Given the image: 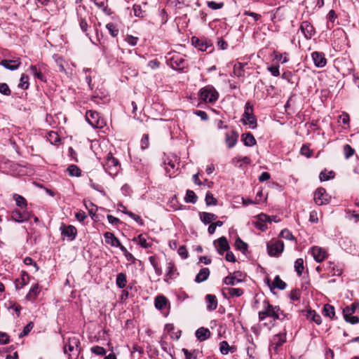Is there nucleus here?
<instances>
[{
  "mask_svg": "<svg viewBox=\"0 0 359 359\" xmlns=\"http://www.w3.org/2000/svg\"><path fill=\"white\" fill-rule=\"evenodd\" d=\"M80 340L76 337H69L63 346V352L68 354L69 359H77L80 353Z\"/></svg>",
  "mask_w": 359,
  "mask_h": 359,
  "instance_id": "obj_1",
  "label": "nucleus"
},
{
  "mask_svg": "<svg viewBox=\"0 0 359 359\" xmlns=\"http://www.w3.org/2000/svg\"><path fill=\"white\" fill-rule=\"evenodd\" d=\"M262 304L264 309L258 313L259 320H264L266 317L273 318L274 320L278 319V312L280 311V306H273L267 299H265Z\"/></svg>",
  "mask_w": 359,
  "mask_h": 359,
  "instance_id": "obj_2",
  "label": "nucleus"
},
{
  "mask_svg": "<svg viewBox=\"0 0 359 359\" xmlns=\"http://www.w3.org/2000/svg\"><path fill=\"white\" fill-rule=\"evenodd\" d=\"M198 96L205 102L214 103L219 98V93L212 86L208 85L198 90Z\"/></svg>",
  "mask_w": 359,
  "mask_h": 359,
  "instance_id": "obj_3",
  "label": "nucleus"
},
{
  "mask_svg": "<svg viewBox=\"0 0 359 359\" xmlns=\"http://www.w3.org/2000/svg\"><path fill=\"white\" fill-rule=\"evenodd\" d=\"M104 170L111 176H116L121 168L118 160L113 156L109 152L105 157V161L103 163Z\"/></svg>",
  "mask_w": 359,
  "mask_h": 359,
  "instance_id": "obj_4",
  "label": "nucleus"
},
{
  "mask_svg": "<svg viewBox=\"0 0 359 359\" xmlns=\"http://www.w3.org/2000/svg\"><path fill=\"white\" fill-rule=\"evenodd\" d=\"M86 121L94 128H103L106 122L98 112L93 110H88L86 114Z\"/></svg>",
  "mask_w": 359,
  "mask_h": 359,
  "instance_id": "obj_5",
  "label": "nucleus"
},
{
  "mask_svg": "<svg viewBox=\"0 0 359 359\" xmlns=\"http://www.w3.org/2000/svg\"><path fill=\"white\" fill-rule=\"evenodd\" d=\"M170 67L176 71H183L188 67V62L177 53H174L168 60Z\"/></svg>",
  "mask_w": 359,
  "mask_h": 359,
  "instance_id": "obj_6",
  "label": "nucleus"
},
{
  "mask_svg": "<svg viewBox=\"0 0 359 359\" xmlns=\"http://www.w3.org/2000/svg\"><path fill=\"white\" fill-rule=\"evenodd\" d=\"M284 243L280 240L267 243L266 249L270 257H278L284 250Z\"/></svg>",
  "mask_w": 359,
  "mask_h": 359,
  "instance_id": "obj_7",
  "label": "nucleus"
},
{
  "mask_svg": "<svg viewBox=\"0 0 359 359\" xmlns=\"http://www.w3.org/2000/svg\"><path fill=\"white\" fill-rule=\"evenodd\" d=\"M313 199L318 205H323L330 203L331 196L327 193L325 188L319 187L314 192Z\"/></svg>",
  "mask_w": 359,
  "mask_h": 359,
  "instance_id": "obj_8",
  "label": "nucleus"
},
{
  "mask_svg": "<svg viewBox=\"0 0 359 359\" xmlns=\"http://www.w3.org/2000/svg\"><path fill=\"white\" fill-rule=\"evenodd\" d=\"M191 41L192 46L203 52L206 51L208 48L212 47L211 40L205 37L198 38L194 36L191 37Z\"/></svg>",
  "mask_w": 359,
  "mask_h": 359,
  "instance_id": "obj_9",
  "label": "nucleus"
},
{
  "mask_svg": "<svg viewBox=\"0 0 359 359\" xmlns=\"http://www.w3.org/2000/svg\"><path fill=\"white\" fill-rule=\"evenodd\" d=\"M60 231L61 236L63 238H67L69 241H73L75 240L77 235L76 228L72 224L67 225L65 223H62L60 227Z\"/></svg>",
  "mask_w": 359,
  "mask_h": 359,
  "instance_id": "obj_10",
  "label": "nucleus"
},
{
  "mask_svg": "<svg viewBox=\"0 0 359 359\" xmlns=\"http://www.w3.org/2000/svg\"><path fill=\"white\" fill-rule=\"evenodd\" d=\"M29 70L33 76L41 81L44 83L47 81L46 76L43 74V72L46 71V65L45 64L41 63L37 65H31Z\"/></svg>",
  "mask_w": 359,
  "mask_h": 359,
  "instance_id": "obj_11",
  "label": "nucleus"
},
{
  "mask_svg": "<svg viewBox=\"0 0 359 359\" xmlns=\"http://www.w3.org/2000/svg\"><path fill=\"white\" fill-rule=\"evenodd\" d=\"M245 275L240 271H234L224 279V284L227 285H234L237 283H242L245 280Z\"/></svg>",
  "mask_w": 359,
  "mask_h": 359,
  "instance_id": "obj_12",
  "label": "nucleus"
},
{
  "mask_svg": "<svg viewBox=\"0 0 359 359\" xmlns=\"http://www.w3.org/2000/svg\"><path fill=\"white\" fill-rule=\"evenodd\" d=\"M254 217L257 219V221L252 222L254 226L262 232L266 231L268 229L266 223L267 219H269V215L262 212Z\"/></svg>",
  "mask_w": 359,
  "mask_h": 359,
  "instance_id": "obj_13",
  "label": "nucleus"
},
{
  "mask_svg": "<svg viewBox=\"0 0 359 359\" xmlns=\"http://www.w3.org/2000/svg\"><path fill=\"white\" fill-rule=\"evenodd\" d=\"M32 216V212L27 210L21 212L19 210L12 211L11 217L12 220L18 223H23L27 222Z\"/></svg>",
  "mask_w": 359,
  "mask_h": 359,
  "instance_id": "obj_14",
  "label": "nucleus"
},
{
  "mask_svg": "<svg viewBox=\"0 0 359 359\" xmlns=\"http://www.w3.org/2000/svg\"><path fill=\"white\" fill-rule=\"evenodd\" d=\"M213 244L217 249V252L222 255L224 252L229 250L230 245L225 236H222L217 240L214 241Z\"/></svg>",
  "mask_w": 359,
  "mask_h": 359,
  "instance_id": "obj_15",
  "label": "nucleus"
},
{
  "mask_svg": "<svg viewBox=\"0 0 359 359\" xmlns=\"http://www.w3.org/2000/svg\"><path fill=\"white\" fill-rule=\"evenodd\" d=\"M325 270L331 276H340L344 271V268L339 264L328 262L325 264Z\"/></svg>",
  "mask_w": 359,
  "mask_h": 359,
  "instance_id": "obj_16",
  "label": "nucleus"
},
{
  "mask_svg": "<svg viewBox=\"0 0 359 359\" xmlns=\"http://www.w3.org/2000/svg\"><path fill=\"white\" fill-rule=\"evenodd\" d=\"M241 121L244 126L249 125L251 129H255L257 127V119L254 114L243 113Z\"/></svg>",
  "mask_w": 359,
  "mask_h": 359,
  "instance_id": "obj_17",
  "label": "nucleus"
},
{
  "mask_svg": "<svg viewBox=\"0 0 359 359\" xmlns=\"http://www.w3.org/2000/svg\"><path fill=\"white\" fill-rule=\"evenodd\" d=\"M311 57L314 65L318 68H323L327 64L325 55L323 52L315 51L311 53Z\"/></svg>",
  "mask_w": 359,
  "mask_h": 359,
  "instance_id": "obj_18",
  "label": "nucleus"
},
{
  "mask_svg": "<svg viewBox=\"0 0 359 359\" xmlns=\"http://www.w3.org/2000/svg\"><path fill=\"white\" fill-rule=\"evenodd\" d=\"M299 29L304 34V37L307 39H311L316 34L313 26L309 21H303L301 23Z\"/></svg>",
  "mask_w": 359,
  "mask_h": 359,
  "instance_id": "obj_19",
  "label": "nucleus"
},
{
  "mask_svg": "<svg viewBox=\"0 0 359 359\" xmlns=\"http://www.w3.org/2000/svg\"><path fill=\"white\" fill-rule=\"evenodd\" d=\"M239 134L236 130H231L225 133V143L229 149H232L238 142Z\"/></svg>",
  "mask_w": 359,
  "mask_h": 359,
  "instance_id": "obj_20",
  "label": "nucleus"
},
{
  "mask_svg": "<svg viewBox=\"0 0 359 359\" xmlns=\"http://www.w3.org/2000/svg\"><path fill=\"white\" fill-rule=\"evenodd\" d=\"M266 283L271 289V290L276 288H278L280 290H283L287 287L286 283L281 280L278 275H276L275 276L273 282L272 283H271V281L269 278L266 279Z\"/></svg>",
  "mask_w": 359,
  "mask_h": 359,
  "instance_id": "obj_21",
  "label": "nucleus"
},
{
  "mask_svg": "<svg viewBox=\"0 0 359 359\" xmlns=\"http://www.w3.org/2000/svg\"><path fill=\"white\" fill-rule=\"evenodd\" d=\"M30 276L25 271H22L20 278H16L15 280V287L17 290L22 289L24 286L29 284Z\"/></svg>",
  "mask_w": 359,
  "mask_h": 359,
  "instance_id": "obj_22",
  "label": "nucleus"
},
{
  "mask_svg": "<svg viewBox=\"0 0 359 359\" xmlns=\"http://www.w3.org/2000/svg\"><path fill=\"white\" fill-rule=\"evenodd\" d=\"M104 238L105 239V243L113 247L119 248L122 245L119 239L111 232H105L104 233Z\"/></svg>",
  "mask_w": 359,
  "mask_h": 359,
  "instance_id": "obj_23",
  "label": "nucleus"
},
{
  "mask_svg": "<svg viewBox=\"0 0 359 359\" xmlns=\"http://www.w3.org/2000/svg\"><path fill=\"white\" fill-rule=\"evenodd\" d=\"M311 254L317 262H323L326 257V252L320 247L313 246L311 248Z\"/></svg>",
  "mask_w": 359,
  "mask_h": 359,
  "instance_id": "obj_24",
  "label": "nucleus"
},
{
  "mask_svg": "<svg viewBox=\"0 0 359 359\" xmlns=\"http://www.w3.org/2000/svg\"><path fill=\"white\" fill-rule=\"evenodd\" d=\"M0 65L8 70L15 71V70H17L20 67L21 62H20L19 60H3L1 61Z\"/></svg>",
  "mask_w": 359,
  "mask_h": 359,
  "instance_id": "obj_25",
  "label": "nucleus"
},
{
  "mask_svg": "<svg viewBox=\"0 0 359 359\" xmlns=\"http://www.w3.org/2000/svg\"><path fill=\"white\" fill-rule=\"evenodd\" d=\"M196 337L200 341H203L210 337V331L205 327H201L195 332Z\"/></svg>",
  "mask_w": 359,
  "mask_h": 359,
  "instance_id": "obj_26",
  "label": "nucleus"
},
{
  "mask_svg": "<svg viewBox=\"0 0 359 359\" xmlns=\"http://www.w3.org/2000/svg\"><path fill=\"white\" fill-rule=\"evenodd\" d=\"M241 141L245 147H252L257 144V141L251 133H245L241 135Z\"/></svg>",
  "mask_w": 359,
  "mask_h": 359,
  "instance_id": "obj_27",
  "label": "nucleus"
},
{
  "mask_svg": "<svg viewBox=\"0 0 359 359\" xmlns=\"http://www.w3.org/2000/svg\"><path fill=\"white\" fill-rule=\"evenodd\" d=\"M41 292L39 285L38 283L34 284L29 289V292L27 294L25 299L28 301H34L36 299L38 295Z\"/></svg>",
  "mask_w": 359,
  "mask_h": 359,
  "instance_id": "obj_28",
  "label": "nucleus"
},
{
  "mask_svg": "<svg viewBox=\"0 0 359 359\" xmlns=\"http://www.w3.org/2000/svg\"><path fill=\"white\" fill-rule=\"evenodd\" d=\"M205 302L207 304V309L208 311H214L217 307V299L215 295L208 294L205 296Z\"/></svg>",
  "mask_w": 359,
  "mask_h": 359,
  "instance_id": "obj_29",
  "label": "nucleus"
},
{
  "mask_svg": "<svg viewBox=\"0 0 359 359\" xmlns=\"http://www.w3.org/2000/svg\"><path fill=\"white\" fill-rule=\"evenodd\" d=\"M199 217L201 221L204 224H209L212 220H215L217 218V216L214 213L207 212H200Z\"/></svg>",
  "mask_w": 359,
  "mask_h": 359,
  "instance_id": "obj_30",
  "label": "nucleus"
},
{
  "mask_svg": "<svg viewBox=\"0 0 359 359\" xmlns=\"http://www.w3.org/2000/svg\"><path fill=\"white\" fill-rule=\"evenodd\" d=\"M210 273V271L208 268L201 269L196 276L195 282L197 283H201L206 280L208 278Z\"/></svg>",
  "mask_w": 359,
  "mask_h": 359,
  "instance_id": "obj_31",
  "label": "nucleus"
},
{
  "mask_svg": "<svg viewBox=\"0 0 359 359\" xmlns=\"http://www.w3.org/2000/svg\"><path fill=\"white\" fill-rule=\"evenodd\" d=\"M165 331L170 334V337L173 339L178 340L181 336V330H177L175 332V326L173 324H166L165 325Z\"/></svg>",
  "mask_w": 359,
  "mask_h": 359,
  "instance_id": "obj_32",
  "label": "nucleus"
},
{
  "mask_svg": "<svg viewBox=\"0 0 359 359\" xmlns=\"http://www.w3.org/2000/svg\"><path fill=\"white\" fill-rule=\"evenodd\" d=\"M219 350L222 354L227 355L229 352L234 353L236 351L235 346H229L226 341H222L219 344Z\"/></svg>",
  "mask_w": 359,
  "mask_h": 359,
  "instance_id": "obj_33",
  "label": "nucleus"
},
{
  "mask_svg": "<svg viewBox=\"0 0 359 359\" xmlns=\"http://www.w3.org/2000/svg\"><path fill=\"white\" fill-rule=\"evenodd\" d=\"M322 312H323V314L325 317H329L332 320L337 319V318L335 317L334 307L331 304H325Z\"/></svg>",
  "mask_w": 359,
  "mask_h": 359,
  "instance_id": "obj_34",
  "label": "nucleus"
},
{
  "mask_svg": "<svg viewBox=\"0 0 359 359\" xmlns=\"http://www.w3.org/2000/svg\"><path fill=\"white\" fill-rule=\"evenodd\" d=\"M168 303V299L163 295H158L155 298L154 305L156 309L163 310Z\"/></svg>",
  "mask_w": 359,
  "mask_h": 359,
  "instance_id": "obj_35",
  "label": "nucleus"
},
{
  "mask_svg": "<svg viewBox=\"0 0 359 359\" xmlns=\"http://www.w3.org/2000/svg\"><path fill=\"white\" fill-rule=\"evenodd\" d=\"M247 63L236 62L233 66V74L238 77H243L245 76L244 67Z\"/></svg>",
  "mask_w": 359,
  "mask_h": 359,
  "instance_id": "obj_36",
  "label": "nucleus"
},
{
  "mask_svg": "<svg viewBox=\"0 0 359 359\" xmlns=\"http://www.w3.org/2000/svg\"><path fill=\"white\" fill-rule=\"evenodd\" d=\"M306 318L315 322L317 325L322 323L320 316L316 312V311L309 309L306 311Z\"/></svg>",
  "mask_w": 359,
  "mask_h": 359,
  "instance_id": "obj_37",
  "label": "nucleus"
},
{
  "mask_svg": "<svg viewBox=\"0 0 359 359\" xmlns=\"http://www.w3.org/2000/svg\"><path fill=\"white\" fill-rule=\"evenodd\" d=\"M356 310H359V301H355L350 306H346L343 309V315H352Z\"/></svg>",
  "mask_w": 359,
  "mask_h": 359,
  "instance_id": "obj_38",
  "label": "nucleus"
},
{
  "mask_svg": "<svg viewBox=\"0 0 359 359\" xmlns=\"http://www.w3.org/2000/svg\"><path fill=\"white\" fill-rule=\"evenodd\" d=\"M235 247L236 250L241 251L243 254H245L248 251V245L240 237H238L235 241Z\"/></svg>",
  "mask_w": 359,
  "mask_h": 359,
  "instance_id": "obj_39",
  "label": "nucleus"
},
{
  "mask_svg": "<svg viewBox=\"0 0 359 359\" xmlns=\"http://www.w3.org/2000/svg\"><path fill=\"white\" fill-rule=\"evenodd\" d=\"M335 176V172L332 170L327 171L326 169L322 170L319 174V180L320 182L328 181L333 179Z\"/></svg>",
  "mask_w": 359,
  "mask_h": 359,
  "instance_id": "obj_40",
  "label": "nucleus"
},
{
  "mask_svg": "<svg viewBox=\"0 0 359 359\" xmlns=\"http://www.w3.org/2000/svg\"><path fill=\"white\" fill-rule=\"evenodd\" d=\"M127 278L126 275L123 273H119L116 276V284L120 289H123L126 286Z\"/></svg>",
  "mask_w": 359,
  "mask_h": 359,
  "instance_id": "obj_41",
  "label": "nucleus"
},
{
  "mask_svg": "<svg viewBox=\"0 0 359 359\" xmlns=\"http://www.w3.org/2000/svg\"><path fill=\"white\" fill-rule=\"evenodd\" d=\"M133 241H137V243L143 248H149L151 247V243L147 242L146 238L144 234L141 233L137 237L133 239Z\"/></svg>",
  "mask_w": 359,
  "mask_h": 359,
  "instance_id": "obj_42",
  "label": "nucleus"
},
{
  "mask_svg": "<svg viewBox=\"0 0 359 359\" xmlns=\"http://www.w3.org/2000/svg\"><path fill=\"white\" fill-rule=\"evenodd\" d=\"M198 196L195 192L192 190L187 189L186 191V196L184 197V201L186 203H191L195 204L197 202Z\"/></svg>",
  "mask_w": 359,
  "mask_h": 359,
  "instance_id": "obj_43",
  "label": "nucleus"
},
{
  "mask_svg": "<svg viewBox=\"0 0 359 359\" xmlns=\"http://www.w3.org/2000/svg\"><path fill=\"white\" fill-rule=\"evenodd\" d=\"M15 201L16 205L20 208H25L27 205V200L21 195L14 194L13 196Z\"/></svg>",
  "mask_w": 359,
  "mask_h": 359,
  "instance_id": "obj_44",
  "label": "nucleus"
},
{
  "mask_svg": "<svg viewBox=\"0 0 359 359\" xmlns=\"http://www.w3.org/2000/svg\"><path fill=\"white\" fill-rule=\"evenodd\" d=\"M133 10L134 11V15L135 17L142 19L147 15V12L145 10L142 8V6L139 4H134L133 6Z\"/></svg>",
  "mask_w": 359,
  "mask_h": 359,
  "instance_id": "obj_45",
  "label": "nucleus"
},
{
  "mask_svg": "<svg viewBox=\"0 0 359 359\" xmlns=\"http://www.w3.org/2000/svg\"><path fill=\"white\" fill-rule=\"evenodd\" d=\"M90 100L97 104H103L108 102L109 101V98L106 95L102 97L96 94L91 96Z\"/></svg>",
  "mask_w": 359,
  "mask_h": 359,
  "instance_id": "obj_46",
  "label": "nucleus"
},
{
  "mask_svg": "<svg viewBox=\"0 0 359 359\" xmlns=\"http://www.w3.org/2000/svg\"><path fill=\"white\" fill-rule=\"evenodd\" d=\"M69 175L72 177H80L81 175V169L76 165H70L67 169Z\"/></svg>",
  "mask_w": 359,
  "mask_h": 359,
  "instance_id": "obj_47",
  "label": "nucleus"
},
{
  "mask_svg": "<svg viewBox=\"0 0 359 359\" xmlns=\"http://www.w3.org/2000/svg\"><path fill=\"white\" fill-rule=\"evenodd\" d=\"M169 204L170 207L173 208L174 210H184L185 208L184 205L179 203L176 195H174L171 198V199L169 201Z\"/></svg>",
  "mask_w": 359,
  "mask_h": 359,
  "instance_id": "obj_48",
  "label": "nucleus"
},
{
  "mask_svg": "<svg viewBox=\"0 0 359 359\" xmlns=\"http://www.w3.org/2000/svg\"><path fill=\"white\" fill-rule=\"evenodd\" d=\"M205 201V204L208 206L216 205L218 202L217 199L214 196V195L210 191H208L206 193Z\"/></svg>",
  "mask_w": 359,
  "mask_h": 359,
  "instance_id": "obj_49",
  "label": "nucleus"
},
{
  "mask_svg": "<svg viewBox=\"0 0 359 359\" xmlns=\"http://www.w3.org/2000/svg\"><path fill=\"white\" fill-rule=\"evenodd\" d=\"M294 270L297 274L300 276L304 271V260L302 258H298L294 262Z\"/></svg>",
  "mask_w": 359,
  "mask_h": 359,
  "instance_id": "obj_50",
  "label": "nucleus"
},
{
  "mask_svg": "<svg viewBox=\"0 0 359 359\" xmlns=\"http://www.w3.org/2000/svg\"><path fill=\"white\" fill-rule=\"evenodd\" d=\"M84 205L86 208L88 210V212L89 215L91 216V218L93 219H95V217H96L95 212L97 210V207L90 201H88V203L85 202Z\"/></svg>",
  "mask_w": 359,
  "mask_h": 359,
  "instance_id": "obj_51",
  "label": "nucleus"
},
{
  "mask_svg": "<svg viewBox=\"0 0 359 359\" xmlns=\"http://www.w3.org/2000/svg\"><path fill=\"white\" fill-rule=\"evenodd\" d=\"M106 28L108 29L109 34L112 37H116L118 36L119 30L116 24L113 22H109L107 24Z\"/></svg>",
  "mask_w": 359,
  "mask_h": 359,
  "instance_id": "obj_52",
  "label": "nucleus"
},
{
  "mask_svg": "<svg viewBox=\"0 0 359 359\" xmlns=\"http://www.w3.org/2000/svg\"><path fill=\"white\" fill-rule=\"evenodd\" d=\"M47 139L52 144L54 145H56L60 141L59 135L54 131H50L48 133Z\"/></svg>",
  "mask_w": 359,
  "mask_h": 359,
  "instance_id": "obj_53",
  "label": "nucleus"
},
{
  "mask_svg": "<svg viewBox=\"0 0 359 359\" xmlns=\"http://www.w3.org/2000/svg\"><path fill=\"white\" fill-rule=\"evenodd\" d=\"M300 154L306 158H311L313 154V151L310 149L309 144H304L300 149Z\"/></svg>",
  "mask_w": 359,
  "mask_h": 359,
  "instance_id": "obj_54",
  "label": "nucleus"
},
{
  "mask_svg": "<svg viewBox=\"0 0 359 359\" xmlns=\"http://www.w3.org/2000/svg\"><path fill=\"white\" fill-rule=\"evenodd\" d=\"M274 59L281 62V63H286L288 61V53L285 52L283 53H280L277 51L273 52Z\"/></svg>",
  "mask_w": 359,
  "mask_h": 359,
  "instance_id": "obj_55",
  "label": "nucleus"
},
{
  "mask_svg": "<svg viewBox=\"0 0 359 359\" xmlns=\"http://www.w3.org/2000/svg\"><path fill=\"white\" fill-rule=\"evenodd\" d=\"M279 237H281L286 240H289V241H292L295 240V237L293 236L292 232L287 229H283L280 231V233H279Z\"/></svg>",
  "mask_w": 359,
  "mask_h": 359,
  "instance_id": "obj_56",
  "label": "nucleus"
},
{
  "mask_svg": "<svg viewBox=\"0 0 359 359\" xmlns=\"http://www.w3.org/2000/svg\"><path fill=\"white\" fill-rule=\"evenodd\" d=\"M29 86V76L25 74H22L21 75L20 82L18 85V87L22 89L27 90L28 89Z\"/></svg>",
  "mask_w": 359,
  "mask_h": 359,
  "instance_id": "obj_57",
  "label": "nucleus"
},
{
  "mask_svg": "<svg viewBox=\"0 0 359 359\" xmlns=\"http://www.w3.org/2000/svg\"><path fill=\"white\" fill-rule=\"evenodd\" d=\"M34 323L33 322H29V323H27L24 327H23V330L19 334V338H22L27 335L29 334V333L31 332V330L33 329L34 327Z\"/></svg>",
  "mask_w": 359,
  "mask_h": 359,
  "instance_id": "obj_58",
  "label": "nucleus"
},
{
  "mask_svg": "<svg viewBox=\"0 0 359 359\" xmlns=\"http://www.w3.org/2000/svg\"><path fill=\"white\" fill-rule=\"evenodd\" d=\"M278 339V341L275 342L276 346L279 347L282 346L286 341V333L277 334L274 336V340Z\"/></svg>",
  "mask_w": 359,
  "mask_h": 359,
  "instance_id": "obj_59",
  "label": "nucleus"
},
{
  "mask_svg": "<svg viewBox=\"0 0 359 359\" xmlns=\"http://www.w3.org/2000/svg\"><path fill=\"white\" fill-rule=\"evenodd\" d=\"M120 250L123 253L126 259L128 261H130L132 263H135L136 261L135 257L129 252L127 249L122 245L121 248H119Z\"/></svg>",
  "mask_w": 359,
  "mask_h": 359,
  "instance_id": "obj_60",
  "label": "nucleus"
},
{
  "mask_svg": "<svg viewBox=\"0 0 359 359\" xmlns=\"http://www.w3.org/2000/svg\"><path fill=\"white\" fill-rule=\"evenodd\" d=\"M294 77H295L294 74L290 71H285L281 75V78L287 81L288 83H294V81L293 80Z\"/></svg>",
  "mask_w": 359,
  "mask_h": 359,
  "instance_id": "obj_61",
  "label": "nucleus"
},
{
  "mask_svg": "<svg viewBox=\"0 0 359 359\" xmlns=\"http://www.w3.org/2000/svg\"><path fill=\"white\" fill-rule=\"evenodd\" d=\"M343 151L344 154L345 158L348 159L351 157L354 153L355 150L353 149L349 144H346L344 146Z\"/></svg>",
  "mask_w": 359,
  "mask_h": 359,
  "instance_id": "obj_62",
  "label": "nucleus"
},
{
  "mask_svg": "<svg viewBox=\"0 0 359 359\" xmlns=\"http://www.w3.org/2000/svg\"><path fill=\"white\" fill-rule=\"evenodd\" d=\"M207 6L208 8L212 10H219L224 7V4L223 2H215L213 1H207Z\"/></svg>",
  "mask_w": 359,
  "mask_h": 359,
  "instance_id": "obj_63",
  "label": "nucleus"
},
{
  "mask_svg": "<svg viewBox=\"0 0 359 359\" xmlns=\"http://www.w3.org/2000/svg\"><path fill=\"white\" fill-rule=\"evenodd\" d=\"M229 294L231 297H241L243 294V290L241 288L229 287Z\"/></svg>",
  "mask_w": 359,
  "mask_h": 359,
  "instance_id": "obj_64",
  "label": "nucleus"
}]
</instances>
